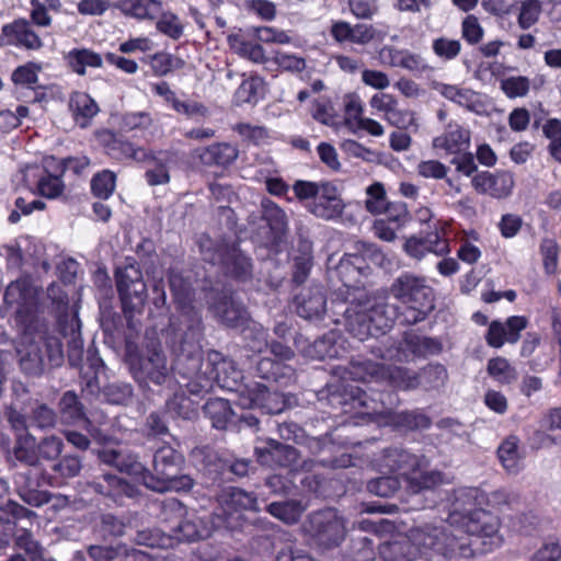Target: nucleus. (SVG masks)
<instances>
[{
	"mask_svg": "<svg viewBox=\"0 0 561 561\" xmlns=\"http://www.w3.org/2000/svg\"><path fill=\"white\" fill-rule=\"evenodd\" d=\"M229 44L240 56L256 64L268 61L263 47L260 44L245 42L239 36H229Z\"/></svg>",
	"mask_w": 561,
	"mask_h": 561,
	"instance_id": "nucleus-45",
	"label": "nucleus"
},
{
	"mask_svg": "<svg viewBox=\"0 0 561 561\" xmlns=\"http://www.w3.org/2000/svg\"><path fill=\"white\" fill-rule=\"evenodd\" d=\"M427 457L411 470L403 479L408 492L417 494L422 491L432 490L447 483L445 474L438 470H430Z\"/></svg>",
	"mask_w": 561,
	"mask_h": 561,
	"instance_id": "nucleus-27",
	"label": "nucleus"
},
{
	"mask_svg": "<svg viewBox=\"0 0 561 561\" xmlns=\"http://www.w3.org/2000/svg\"><path fill=\"white\" fill-rule=\"evenodd\" d=\"M383 119L398 129H407L415 123L414 113L409 110L401 108L399 106V102L383 117Z\"/></svg>",
	"mask_w": 561,
	"mask_h": 561,
	"instance_id": "nucleus-60",
	"label": "nucleus"
},
{
	"mask_svg": "<svg viewBox=\"0 0 561 561\" xmlns=\"http://www.w3.org/2000/svg\"><path fill=\"white\" fill-rule=\"evenodd\" d=\"M13 483L18 495L28 505L38 507L49 502L46 492L38 491L39 470L35 467L15 472Z\"/></svg>",
	"mask_w": 561,
	"mask_h": 561,
	"instance_id": "nucleus-23",
	"label": "nucleus"
},
{
	"mask_svg": "<svg viewBox=\"0 0 561 561\" xmlns=\"http://www.w3.org/2000/svg\"><path fill=\"white\" fill-rule=\"evenodd\" d=\"M439 351V343L434 339L411 331L404 334L401 342L388 347L381 357L387 360L408 362L414 356H426Z\"/></svg>",
	"mask_w": 561,
	"mask_h": 561,
	"instance_id": "nucleus-15",
	"label": "nucleus"
},
{
	"mask_svg": "<svg viewBox=\"0 0 561 561\" xmlns=\"http://www.w3.org/2000/svg\"><path fill=\"white\" fill-rule=\"evenodd\" d=\"M342 403V401H340ZM344 405H351L345 412L355 411L359 415L369 416L381 425L402 426L409 430L427 428L431 425L430 419L420 412H394L385 407L383 402L368 397L365 392L356 389L352 392L350 400L343 401Z\"/></svg>",
	"mask_w": 561,
	"mask_h": 561,
	"instance_id": "nucleus-8",
	"label": "nucleus"
},
{
	"mask_svg": "<svg viewBox=\"0 0 561 561\" xmlns=\"http://www.w3.org/2000/svg\"><path fill=\"white\" fill-rule=\"evenodd\" d=\"M379 556L383 561H417L421 550L413 538V529L409 535H397L381 543Z\"/></svg>",
	"mask_w": 561,
	"mask_h": 561,
	"instance_id": "nucleus-22",
	"label": "nucleus"
},
{
	"mask_svg": "<svg viewBox=\"0 0 561 561\" xmlns=\"http://www.w3.org/2000/svg\"><path fill=\"white\" fill-rule=\"evenodd\" d=\"M304 529L324 548L339 546L346 535L345 519L334 508L311 513L304 524Z\"/></svg>",
	"mask_w": 561,
	"mask_h": 561,
	"instance_id": "nucleus-10",
	"label": "nucleus"
},
{
	"mask_svg": "<svg viewBox=\"0 0 561 561\" xmlns=\"http://www.w3.org/2000/svg\"><path fill=\"white\" fill-rule=\"evenodd\" d=\"M263 385L254 382L243 386L240 383L236 403L242 409H259L262 399Z\"/></svg>",
	"mask_w": 561,
	"mask_h": 561,
	"instance_id": "nucleus-49",
	"label": "nucleus"
},
{
	"mask_svg": "<svg viewBox=\"0 0 561 561\" xmlns=\"http://www.w3.org/2000/svg\"><path fill=\"white\" fill-rule=\"evenodd\" d=\"M514 184V176L508 171H496L494 173L482 171L476 173L471 179V185L477 193L489 195L493 198L510 196Z\"/></svg>",
	"mask_w": 561,
	"mask_h": 561,
	"instance_id": "nucleus-18",
	"label": "nucleus"
},
{
	"mask_svg": "<svg viewBox=\"0 0 561 561\" xmlns=\"http://www.w3.org/2000/svg\"><path fill=\"white\" fill-rule=\"evenodd\" d=\"M272 61L285 71L299 72L306 68L304 58L283 51H276Z\"/></svg>",
	"mask_w": 561,
	"mask_h": 561,
	"instance_id": "nucleus-61",
	"label": "nucleus"
},
{
	"mask_svg": "<svg viewBox=\"0 0 561 561\" xmlns=\"http://www.w3.org/2000/svg\"><path fill=\"white\" fill-rule=\"evenodd\" d=\"M115 278L125 308L140 311L147 300V286L140 267L135 262L127 263L116 270Z\"/></svg>",
	"mask_w": 561,
	"mask_h": 561,
	"instance_id": "nucleus-13",
	"label": "nucleus"
},
{
	"mask_svg": "<svg viewBox=\"0 0 561 561\" xmlns=\"http://www.w3.org/2000/svg\"><path fill=\"white\" fill-rule=\"evenodd\" d=\"M98 455L103 463L115 467L118 471L125 472L156 492L188 491L194 484L190 476L179 474L184 458L169 445L161 446L156 450L152 472L127 449L105 446L99 450Z\"/></svg>",
	"mask_w": 561,
	"mask_h": 561,
	"instance_id": "nucleus-2",
	"label": "nucleus"
},
{
	"mask_svg": "<svg viewBox=\"0 0 561 561\" xmlns=\"http://www.w3.org/2000/svg\"><path fill=\"white\" fill-rule=\"evenodd\" d=\"M157 28L173 39L179 38L183 34V25L179 18L173 13H163L157 22Z\"/></svg>",
	"mask_w": 561,
	"mask_h": 561,
	"instance_id": "nucleus-64",
	"label": "nucleus"
},
{
	"mask_svg": "<svg viewBox=\"0 0 561 561\" xmlns=\"http://www.w3.org/2000/svg\"><path fill=\"white\" fill-rule=\"evenodd\" d=\"M375 557L374 545L368 537L353 540L350 550L351 561H375Z\"/></svg>",
	"mask_w": 561,
	"mask_h": 561,
	"instance_id": "nucleus-57",
	"label": "nucleus"
},
{
	"mask_svg": "<svg viewBox=\"0 0 561 561\" xmlns=\"http://www.w3.org/2000/svg\"><path fill=\"white\" fill-rule=\"evenodd\" d=\"M518 444L519 439L516 436H508L497 449L499 459L510 473H517L519 471L520 456Z\"/></svg>",
	"mask_w": 561,
	"mask_h": 561,
	"instance_id": "nucleus-42",
	"label": "nucleus"
},
{
	"mask_svg": "<svg viewBox=\"0 0 561 561\" xmlns=\"http://www.w3.org/2000/svg\"><path fill=\"white\" fill-rule=\"evenodd\" d=\"M306 207L317 218L329 221L342 216L345 204L339 187L332 182L322 181L320 193Z\"/></svg>",
	"mask_w": 561,
	"mask_h": 561,
	"instance_id": "nucleus-17",
	"label": "nucleus"
},
{
	"mask_svg": "<svg viewBox=\"0 0 561 561\" xmlns=\"http://www.w3.org/2000/svg\"><path fill=\"white\" fill-rule=\"evenodd\" d=\"M558 243L552 239H543L540 243V253L543 260V267L548 274H553L558 262Z\"/></svg>",
	"mask_w": 561,
	"mask_h": 561,
	"instance_id": "nucleus-63",
	"label": "nucleus"
},
{
	"mask_svg": "<svg viewBox=\"0 0 561 561\" xmlns=\"http://www.w3.org/2000/svg\"><path fill=\"white\" fill-rule=\"evenodd\" d=\"M262 217L274 232L284 233L287 230L288 219L285 211L268 198L262 199Z\"/></svg>",
	"mask_w": 561,
	"mask_h": 561,
	"instance_id": "nucleus-43",
	"label": "nucleus"
},
{
	"mask_svg": "<svg viewBox=\"0 0 561 561\" xmlns=\"http://www.w3.org/2000/svg\"><path fill=\"white\" fill-rule=\"evenodd\" d=\"M198 335V319L194 316L188 327V337L182 339L175 362V369L187 380L184 386L193 394L208 392L214 385L228 391H238L242 373L219 352L210 351L204 359L197 343Z\"/></svg>",
	"mask_w": 561,
	"mask_h": 561,
	"instance_id": "nucleus-1",
	"label": "nucleus"
},
{
	"mask_svg": "<svg viewBox=\"0 0 561 561\" xmlns=\"http://www.w3.org/2000/svg\"><path fill=\"white\" fill-rule=\"evenodd\" d=\"M365 209L371 215H380L390 211L392 207L388 201L385 185L381 182H374L365 190Z\"/></svg>",
	"mask_w": 561,
	"mask_h": 561,
	"instance_id": "nucleus-38",
	"label": "nucleus"
},
{
	"mask_svg": "<svg viewBox=\"0 0 561 561\" xmlns=\"http://www.w3.org/2000/svg\"><path fill=\"white\" fill-rule=\"evenodd\" d=\"M530 87L531 80L526 76H510L500 80V89L508 99L527 96Z\"/></svg>",
	"mask_w": 561,
	"mask_h": 561,
	"instance_id": "nucleus-47",
	"label": "nucleus"
},
{
	"mask_svg": "<svg viewBox=\"0 0 561 561\" xmlns=\"http://www.w3.org/2000/svg\"><path fill=\"white\" fill-rule=\"evenodd\" d=\"M4 301L16 305V323L19 327L35 324L38 330L44 321L37 314V290L28 277H21L12 282L5 289Z\"/></svg>",
	"mask_w": 561,
	"mask_h": 561,
	"instance_id": "nucleus-11",
	"label": "nucleus"
},
{
	"mask_svg": "<svg viewBox=\"0 0 561 561\" xmlns=\"http://www.w3.org/2000/svg\"><path fill=\"white\" fill-rule=\"evenodd\" d=\"M66 58L69 67L79 76H83L87 68H100L103 65L102 57L88 48H75Z\"/></svg>",
	"mask_w": 561,
	"mask_h": 561,
	"instance_id": "nucleus-37",
	"label": "nucleus"
},
{
	"mask_svg": "<svg viewBox=\"0 0 561 561\" xmlns=\"http://www.w3.org/2000/svg\"><path fill=\"white\" fill-rule=\"evenodd\" d=\"M5 46H15L27 50H38L43 41L26 19H16L3 25Z\"/></svg>",
	"mask_w": 561,
	"mask_h": 561,
	"instance_id": "nucleus-26",
	"label": "nucleus"
},
{
	"mask_svg": "<svg viewBox=\"0 0 561 561\" xmlns=\"http://www.w3.org/2000/svg\"><path fill=\"white\" fill-rule=\"evenodd\" d=\"M22 336L16 347L21 369L32 376H39L44 370V357L42 340L44 339V325L36 330L35 324L20 327Z\"/></svg>",
	"mask_w": 561,
	"mask_h": 561,
	"instance_id": "nucleus-14",
	"label": "nucleus"
},
{
	"mask_svg": "<svg viewBox=\"0 0 561 561\" xmlns=\"http://www.w3.org/2000/svg\"><path fill=\"white\" fill-rule=\"evenodd\" d=\"M488 374L501 383H511L517 379L516 369L504 357H494L488 362Z\"/></svg>",
	"mask_w": 561,
	"mask_h": 561,
	"instance_id": "nucleus-48",
	"label": "nucleus"
},
{
	"mask_svg": "<svg viewBox=\"0 0 561 561\" xmlns=\"http://www.w3.org/2000/svg\"><path fill=\"white\" fill-rule=\"evenodd\" d=\"M15 458L31 467H35L38 457L36 451V440L30 434H19L14 446Z\"/></svg>",
	"mask_w": 561,
	"mask_h": 561,
	"instance_id": "nucleus-46",
	"label": "nucleus"
},
{
	"mask_svg": "<svg viewBox=\"0 0 561 561\" xmlns=\"http://www.w3.org/2000/svg\"><path fill=\"white\" fill-rule=\"evenodd\" d=\"M449 501V526L458 527L472 537L486 540L489 549L499 547L502 542L499 536L500 522L492 513L482 506L486 504L483 491L472 486H460L453 491Z\"/></svg>",
	"mask_w": 561,
	"mask_h": 561,
	"instance_id": "nucleus-3",
	"label": "nucleus"
},
{
	"mask_svg": "<svg viewBox=\"0 0 561 561\" xmlns=\"http://www.w3.org/2000/svg\"><path fill=\"white\" fill-rule=\"evenodd\" d=\"M42 173L43 171L38 167H28L26 169L25 178H28L30 175L39 176L36 184L38 193L46 198L59 197L65 190V184L60 180V176L53 175L50 173Z\"/></svg>",
	"mask_w": 561,
	"mask_h": 561,
	"instance_id": "nucleus-35",
	"label": "nucleus"
},
{
	"mask_svg": "<svg viewBox=\"0 0 561 561\" xmlns=\"http://www.w3.org/2000/svg\"><path fill=\"white\" fill-rule=\"evenodd\" d=\"M219 507L215 512V526L237 529L242 526L243 511H259L257 500L252 493L229 486L218 495Z\"/></svg>",
	"mask_w": 561,
	"mask_h": 561,
	"instance_id": "nucleus-9",
	"label": "nucleus"
},
{
	"mask_svg": "<svg viewBox=\"0 0 561 561\" xmlns=\"http://www.w3.org/2000/svg\"><path fill=\"white\" fill-rule=\"evenodd\" d=\"M169 284L171 291L173 293L174 299L181 310V328L179 331H184V337H188V327L192 322V318L196 316L198 319V331H201V316L191 306L192 290L190 284L182 277L181 274L174 270L170 271Z\"/></svg>",
	"mask_w": 561,
	"mask_h": 561,
	"instance_id": "nucleus-19",
	"label": "nucleus"
},
{
	"mask_svg": "<svg viewBox=\"0 0 561 561\" xmlns=\"http://www.w3.org/2000/svg\"><path fill=\"white\" fill-rule=\"evenodd\" d=\"M363 102L357 94L351 93L344 96V112L346 124L356 125L369 135L380 137L385 134L383 126L368 117H363Z\"/></svg>",
	"mask_w": 561,
	"mask_h": 561,
	"instance_id": "nucleus-29",
	"label": "nucleus"
},
{
	"mask_svg": "<svg viewBox=\"0 0 561 561\" xmlns=\"http://www.w3.org/2000/svg\"><path fill=\"white\" fill-rule=\"evenodd\" d=\"M433 89L443 98L455 104L467 108L470 112L481 114L485 111V103L480 92L458 84L434 82Z\"/></svg>",
	"mask_w": 561,
	"mask_h": 561,
	"instance_id": "nucleus-24",
	"label": "nucleus"
},
{
	"mask_svg": "<svg viewBox=\"0 0 561 561\" xmlns=\"http://www.w3.org/2000/svg\"><path fill=\"white\" fill-rule=\"evenodd\" d=\"M167 411L176 417L191 419L194 415L192 401L184 394H174L173 398L167 401Z\"/></svg>",
	"mask_w": 561,
	"mask_h": 561,
	"instance_id": "nucleus-56",
	"label": "nucleus"
},
{
	"mask_svg": "<svg viewBox=\"0 0 561 561\" xmlns=\"http://www.w3.org/2000/svg\"><path fill=\"white\" fill-rule=\"evenodd\" d=\"M327 306V299L321 288H314L298 298L297 313L305 319L320 318Z\"/></svg>",
	"mask_w": 561,
	"mask_h": 561,
	"instance_id": "nucleus-34",
	"label": "nucleus"
},
{
	"mask_svg": "<svg viewBox=\"0 0 561 561\" xmlns=\"http://www.w3.org/2000/svg\"><path fill=\"white\" fill-rule=\"evenodd\" d=\"M255 455L261 465L268 467H291L298 458L296 448L283 445L274 439H268L264 446H256Z\"/></svg>",
	"mask_w": 561,
	"mask_h": 561,
	"instance_id": "nucleus-28",
	"label": "nucleus"
},
{
	"mask_svg": "<svg viewBox=\"0 0 561 561\" xmlns=\"http://www.w3.org/2000/svg\"><path fill=\"white\" fill-rule=\"evenodd\" d=\"M174 537L178 540H198L207 536V531L201 529L197 524L192 520L180 522L174 528H172Z\"/></svg>",
	"mask_w": 561,
	"mask_h": 561,
	"instance_id": "nucleus-59",
	"label": "nucleus"
},
{
	"mask_svg": "<svg viewBox=\"0 0 561 561\" xmlns=\"http://www.w3.org/2000/svg\"><path fill=\"white\" fill-rule=\"evenodd\" d=\"M59 412L61 421L67 424H75L84 420L83 407L72 391L62 394L59 401Z\"/></svg>",
	"mask_w": 561,
	"mask_h": 561,
	"instance_id": "nucleus-44",
	"label": "nucleus"
},
{
	"mask_svg": "<svg viewBox=\"0 0 561 561\" xmlns=\"http://www.w3.org/2000/svg\"><path fill=\"white\" fill-rule=\"evenodd\" d=\"M183 66L182 59L169 54H156L151 59V69L157 76H165L173 69Z\"/></svg>",
	"mask_w": 561,
	"mask_h": 561,
	"instance_id": "nucleus-58",
	"label": "nucleus"
},
{
	"mask_svg": "<svg viewBox=\"0 0 561 561\" xmlns=\"http://www.w3.org/2000/svg\"><path fill=\"white\" fill-rule=\"evenodd\" d=\"M306 506L297 500L273 502L268 504L267 512L285 524H296L305 512Z\"/></svg>",
	"mask_w": 561,
	"mask_h": 561,
	"instance_id": "nucleus-39",
	"label": "nucleus"
},
{
	"mask_svg": "<svg viewBox=\"0 0 561 561\" xmlns=\"http://www.w3.org/2000/svg\"><path fill=\"white\" fill-rule=\"evenodd\" d=\"M528 325L527 318L523 316L510 317L504 323L492 321L486 333V342L490 346L500 348L505 343L514 344L520 337V332Z\"/></svg>",
	"mask_w": 561,
	"mask_h": 561,
	"instance_id": "nucleus-25",
	"label": "nucleus"
},
{
	"mask_svg": "<svg viewBox=\"0 0 561 561\" xmlns=\"http://www.w3.org/2000/svg\"><path fill=\"white\" fill-rule=\"evenodd\" d=\"M347 374L353 380L387 382L402 390L414 389L419 386L438 388L447 379V370L442 365H428L420 374H415L399 366L385 365L370 359L351 362Z\"/></svg>",
	"mask_w": 561,
	"mask_h": 561,
	"instance_id": "nucleus-4",
	"label": "nucleus"
},
{
	"mask_svg": "<svg viewBox=\"0 0 561 561\" xmlns=\"http://www.w3.org/2000/svg\"><path fill=\"white\" fill-rule=\"evenodd\" d=\"M15 546L24 550L33 561H46L44 549L33 538V535L26 530L21 529L16 533L14 539Z\"/></svg>",
	"mask_w": 561,
	"mask_h": 561,
	"instance_id": "nucleus-51",
	"label": "nucleus"
},
{
	"mask_svg": "<svg viewBox=\"0 0 561 561\" xmlns=\"http://www.w3.org/2000/svg\"><path fill=\"white\" fill-rule=\"evenodd\" d=\"M432 48L437 57L444 60H451L460 54L461 44L458 39L438 37L433 41Z\"/></svg>",
	"mask_w": 561,
	"mask_h": 561,
	"instance_id": "nucleus-55",
	"label": "nucleus"
},
{
	"mask_svg": "<svg viewBox=\"0 0 561 561\" xmlns=\"http://www.w3.org/2000/svg\"><path fill=\"white\" fill-rule=\"evenodd\" d=\"M425 457L424 455L413 454L403 447H389L382 450L378 466L380 470L399 472L403 480Z\"/></svg>",
	"mask_w": 561,
	"mask_h": 561,
	"instance_id": "nucleus-21",
	"label": "nucleus"
},
{
	"mask_svg": "<svg viewBox=\"0 0 561 561\" xmlns=\"http://www.w3.org/2000/svg\"><path fill=\"white\" fill-rule=\"evenodd\" d=\"M400 488L398 477L386 476L373 479L367 483V490L375 495L387 497L392 495Z\"/></svg>",
	"mask_w": 561,
	"mask_h": 561,
	"instance_id": "nucleus-53",
	"label": "nucleus"
},
{
	"mask_svg": "<svg viewBox=\"0 0 561 561\" xmlns=\"http://www.w3.org/2000/svg\"><path fill=\"white\" fill-rule=\"evenodd\" d=\"M152 117L148 112L126 113L122 118V126L125 130H142L150 127Z\"/></svg>",
	"mask_w": 561,
	"mask_h": 561,
	"instance_id": "nucleus-62",
	"label": "nucleus"
},
{
	"mask_svg": "<svg viewBox=\"0 0 561 561\" xmlns=\"http://www.w3.org/2000/svg\"><path fill=\"white\" fill-rule=\"evenodd\" d=\"M118 9L126 16L151 20L160 13L162 4L160 0H121Z\"/></svg>",
	"mask_w": 561,
	"mask_h": 561,
	"instance_id": "nucleus-33",
	"label": "nucleus"
},
{
	"mask_svg": "<svg viewBox=\"0 0 561 561\" xmlns=\"http://www.w3.org/2000/svg\"><path fill=\"white\" fill-rule=\"evenodd\" d=\"M519 8L518 25L522 30H528L539 20L541 2L539 0H517Z\"/></svg>",
	"mask_w": 561,
	"mask_h": 561,
	"instance_id": "nucleus-50",
	"label": "nucleus"
},
{
	"mask_svg": "<svg viewBox=\"0 0 561 561\" xmlns=\"http://www.w3.org/2000/svg\"><path fill=\"white\" fill-rule=\"evenodd\" d=\"M253 330L256 331V335H257L255 337L256 343L251 346L253 350H255L257 352H262L263 350H265L270 346L271 353L279 362L290 360L294 357L295 353L289 346H287L280 342H272L271 344H268L267 332L265 331V329L263 327L253 325Z\"/></svg>",
	"mask_w": 561,
	"mask_h": 561,
	"instance_id": "nucleus-41",
	"label": "nucleus"
},
{
	"mask_svg": "<svg viewBox=\"0 0 561 561\" xmlns=\"http://www.w3.org/2000/svg\"><path fill=\"white\" fill-rule=\"evenodd\" d=\"M390 293L407 306L402 321L408 324L424 320L435 307L433 288L427 285L425 278L411 273L397 277L390 287Z\"/></svg>",
	"mask_w": 561,
	"mask_h": 561,
	"instance_id": "nucleus-7",
	"label": "nucleus"
},
{
	"mask_svg": "<svg viewBox=\"0 0 561 561\" xmlns=\"http://www.w3.org/2000/svg\"><path fill=\"white\" fill-rule=\"evenodd\" d=\"M69 108L76 123L84 128L89 121L99 112L98 104L90 95L83 92H75L69 101Z\"/></svg>",
	"mask_w": 561,
	"mask_h": 561,
	"instance_id": "nucleus-32",
	"label": "nucleus"
},
{
	"mask_svg": "<svg viewBox=\"0 0 561 561\" xmlns=\"http://www.w3.org/2000/svg\"><path fill=\"white\" fill-rule=\"evenodd\" d=\"M204 244L202 250L205 260L213 264H221L226 273L239 279L247 280L252 274V264L250 260L234 245H220L213 253L209 250L205 251Z\"/></svg>",
	"mask_w": 561,
	"mask_h": 561,
	"instance_id": "nucleus-16",
	"label": "nucleus"
},
{
	"mask_svg": "<svg viewBox=\"0 0 561 561\" xmlns=\"http://www.w3.org/2000/svg\"><path fill=\"white\" fill-rule=\"evenodd\" d=\"M204 412L218 430H225L233 417L229 401L221 398L209 399L204 405Z\"/></svg>",
	"mask_w": 561,
	"mask_h": 561,
	"instance_id": "nucleus-36",
	"label": "nucleus"
},
{
	"mask_svg": "<svg viewBox=\"0 0 561 561\" xmlns=\"http://www.w3.org/2000/svg\"><path fill=\"white\" fill-rule=\"evenodd\" d=\"M347 329L350 333L364 341L369 336L385 333L399 317L394 305L385 299L367 300L364 305L351 307L346 310Z\"/></svg>",
	"mask_w": 561,
	"mask_h": 561,
	"instance_id": "nucleus-6",
	"label": "nucleus"
},
{
	"mask_svg": "<svg viewBox=\"0 0 561 561\" xmlns=\"http://www.w3.org/2000/svg\"><path fill=\"white\" fill-rule=\"evenodd\" d=\"M91 188L100 198L110 197L115 188V174L108 170L98 173L91 181Z\"/></svg>",
	"mask_w": 561,
	"mask_h": 561,
	"instance_id": "nucleus-54",
	"label": "nucleus"
},
{
	"mask_svg": "<svg viewBox=\"0 0 561 561\" xmlns=\"http://www.w3.org/2000/svg\"><path fill=\"white\" fill-rule=\"evenodd\" d=\"M170 161L171 153L169 151L150 152L149 160L146 161L150 167L145 172V179L150 186L164 185L170 182Z\"/></svg>",
	"mask_w": 561,
	"mask_h": 561,
	"instance_id": "nucleus-31",
	"label": "nucleus"
},
{
	"mask_svg": "<svg viewBox=\"0 0 561 561\" xmlns=\"http://www.w3.org/2000/svg\"><path fill=\"white\" fill-rule=\"evenodd\" d=\"M216 316L229 327H238L245 322V310L231 298H225L214 307Z\"/></svg>",
	"mask_w": 561,
	"mask_h": 561,
	"instance_id": "nucleus-40",
	"label": "nucleus"
},
{
	"mask_svg": "<svg viewBox=\"0 0 561 561\" xmlns=\"http://www.w3.org/2000/svg\"><path fill=\"white\" fill-rule=\"evenodd\" d=\"M128 362L134 377L140 382L161 385L170 371L167 357L157 341H151L141 354L129 355Z\"/></svg>",
	"mask_w": 561,
	"mask_h": 561,
	"instance_id": "nucleus-12",
	"label": "nucleus"
},
{
	"mask_svg": "<svg viewBox=\"0 0 561 561\" xmlns=\"http://www.w3.org/2000/svg\"><path fill=\"white\" fill-rule=\"evenodd\" d=\"M471 141V133L462 125L455 121H450L444 133L436 136L432 141L435 150L443 151L445 154H460L469 150Z\"/></svg>",
	"mask_w": 561,
	"mask_h": 561,
	"instance_id": "nucleus-20",
	"label": "nucleus"
},
{
	"mask_svg": "<svg viewBox=\"0 0 561 561\" xmlns=\"http://www.w3.org/2000/svg\"><path fill=\"white\" fill-rule=\"evenodd\" d=\"M239 156L237 146L228 142L213 144L203 148L198 153L199 160L205 165L228 167L232 164Z\"/></svg>",
	"mask_w": 561,
	"mask_h": 561,
	"instance_id": "nucleus-30",
	"label": "nucleus"
},
{
	"mask_svg": "<svg viewBox=\"0 0 561 561\" xmlns=\"http://www.w3.org/2000/svg\"><path fill=\"white\" fill-rule=\"evenodd\" d=\"M232 129L238 133L243 140L250 141L256 146L264 145L270 139V133L263 126L239 123L236 124Z\"/></svg>",
	"mask_w": 561,
	"mask_h": 561,
	"instance_id": "nucleus-52",
	"label": "nucleus"
},
{
	"mask_svg": "<svg viewBox=\"0 0 561 561\" xmlns=\"http://www.w3.org/2000/svg\"><path fill=\"white\" fill-rule=\"evenodd\" d=\"M450 526L425 525L413 529V538L421 550V556L431 561L451 560L456 558H474L478 554L492 551L486 540L472 537L461 530L455 534Z\"/></svg>",
	"mask_w": 561,
	"mask_h": 561,
	"instance_id": "nucleus-5",
	"label": "nucleus"
}]
</instances>
